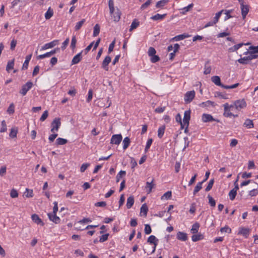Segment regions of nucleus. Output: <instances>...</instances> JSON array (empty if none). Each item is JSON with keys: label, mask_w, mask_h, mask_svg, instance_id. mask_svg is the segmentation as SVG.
I'll return each mask as SVG.
<instances>
[{"label": "nucleus", "mask_w": 258, "mask_h": 258, "mask_svg": "<svg viewBox=\"0 0 258 258\" xmlns=\"http://www.w3.org/2000/svg\"><path fill=\"white\" fill-rule=\"evenodd\" d=\"M212 81L217 86H222V83H221V80L219 76H215L211 78Z\"/></svg>", "instance_id": "b1692460"}, {"label": "nucleus", "mask_w": 258, "mask_h": 258, "mask_svg": "<svg viewBox=\"0 0 258 258\" xmlns=\"http://www.w3.org/2000/svg\"><path fill=\"white\" fill-rule=\"evenodd\" d=\"M148 211V208L146 204L142 205L140 209V216L146 217Z\"/></svg>", "instance_id": "a211bd4d"}, {"label": "nucleus", "mask_w": 258, "mask_h": 258, "mask_svg": "<svg viewBox=\"0 0 258 258\" xmlns=\"http://www.w3.org/2000/svg\"><path fill=\"white\" fill-rule=\"evenodd\" d=\"M189 36L188 34H180V35H177V36L174 37L173 38V39L175 41H179V40H183L185 38H187Z\"/></svg>", "instance_id": "c756f323"}, {"label": "nucleus", "mask_w": 258, "mask_h": 258, "mask_svg": "<svg viewBox=\"0 0 258 258\" xmlns=\"http://www.w3.org/2000/svg\"><path fill=\"white\" fill-rule=\"evenodd\" d=\"M203 182H199L195 186L193 191V195H196L202 188Z\"/></svg>", "instance_id": "c85d7f7f"}, {"label": "nucleus", "mask_w": 258, "mask_h": 258, "mask_svg": "<svg viewBox=\"0 0 258 258\" xmlns=\"http://www.w3.org/2000/svg\"><path fill=\"white\" fill-rule=\"evenodd\" d=\"M108 236H109L108 233H106L104 235H102L100 237L99 241L100 242H103L106 241L108 239Z\"/></svg>", "instance_id": "e2e57ef3"}, {"label": "nucleus", "mask_w": 258, "mask_h": 258, "mask_svg": "<svg viewBox=\"0 0 258 258\" xmlns=\"http://www.w3.org/2000/svg\"><path fill=\"white\" fill-rule=\"evenodd\" d=\"M193 6L194 4H191L189 5L188 6L183 8L182 9V11L181 12V13H182V14H185L186 12H188L193 7Z\"/></svg>", "instance_id": "a18cd8bd"}, {"label": "nucleus", "mask_w": 258, "mask_h": 258, "mask_svg": "<svg viewBox=\"0 0 258 258\" xmlns=\"http://www.w3.org/2000/svg\"><path fill=\"white\" fill-rule=\"evenodd\" d=\"M203 238V236L201 234H194L191 236V239L194 242H196V241H199L200 240H201Z\"/></svg>", "instance_id": "72a5a7b5"}, {"label": "nucleus", "mask_w": 258, "mask_h": 258, "mask_svg": "<svg viewBox=\"0 0 258 258\" xmlns=\"http://www.w3.org/2000/svg\"><path fill=\"white\" fill-rule=\"evenodd\" d=\"M152 230L151 226L149 224H146L145 227V233L146 234H149L151 233Z\"/></svg>", "instance_id": "0e129e2a"}, {"label": "nucleus", "mask_w": 258, "mask_h": 258, "mask_svg": "<svg viewBox=\"0 0 258 258\" xmlns=\"http://www.w3.org/2000/svg\"><path fill=\"white\" fill-rule=\"evenodd\" d=\"M59 48H56L50 51V52H46L45 54H41V55L37 56V59H43L45 57H50L52 55L54 54L56 52L59 51Z\"/></svg>", "instance_id": "39448f33"}, {"label": "nucleus", "mask_w": 258, "mask_h": 258, "mask_svg": "<svg viewBox=\"0 0 258 258\" xmlns=\"http://www.w3.org/2000/svg\"><path fill=\"white\" fill-rule=\"evenodd\" d=\"M61 125L60 118H55L51 123V132L54 133L57 132Z\"/></svg>", "instance_id": "f03ea898"}, {"label": "nucleus", "mask_w": 258, "mask_h": 258, "mask_svg": "<svg viewBox=\"0 0 258 258\" xmlns=\"http://www.w3.org/2000/svg\"><path fill=\"white\" fill-rule=\"evenodd\" d=\"M90 166L89 163H84L82 165L80 168V171L81 172H84L87 169V168Z\"/></svg>", "instance_id": "338daca9"}, {"label": "nucleus", "mask_w": 258, "mask_h": 258, "mask_svg": "<svg viewBox=\"0 0 258 258\" xmlns=\"http://www.w3.org/2000/svg\"><path fill=\"white\" fill-rule=\"evenodd\" d=\"M236 194H237V192L235 191V190H233V189H231L229 193V198L231 200H233L236 196Z\"/></svg>", "instance_id": "3c124183"}, {"label": "nucleus", "mask_w": 258, "mask_h": 258, "mask_svg": "<svg viewBox=\"0 0 258 258\" xmlns=\"http://www.w3.org/2000/svg\"><path fill=\"white\" fill-rule=\"evenodd\" d=\"M241 15L243 19H244L249 12V7L247 5H242L241 7Z\"/></svg>", "instance_id": "4468645a"}, {"label": "nucleus", "mask_w": 258, "mask_h": 258, "mask_svg": "<svg viewBox=\"0 0 258 258\" xmlns=\"http://www.w3.org/2000/svg\"><path fill=\"white\" fill-rule=\"evenodd\" d=\"M15 112V107L13 103H11L9 108L7 109V112L10 114H13Z\"/></svg>", "instance_id": "09e8293b"}, {"label": "nucleus", "mask_w": 258, "mask_h": 258, "mask_svg": "<svg viewBox=\"0 0 258 258\" xmlns=\"http://www.w3.org/2000/svg\"><path fill=\"white\" fill-rule=\"evenodd\" d=\"M111 58L109 56H106L102 63V68L106 71L108 70V65L111 62Z\"/></svg>", "instance_id": "ddd939ff"}, {"label": "nucleus", "mask_w": 258, "mask_h": 258, "mask_svg": "<svg viewBox=\"0 0 258 258\" xmlns=\"http://www.w3.org/2000/svg\"><path fill=\"white\" fill-rule=\"evenodd\" d=\"M85 22V19H83L81 21L77 23L75 27V30L78 31L79 30H80Z\"/></svg>", "instance_id": "ea45409f"}, {"label": "nucleus", "mask_w": 258, "mask_h": 258, "mask_svg": "<svg viewBox=\"0 0 258 258\" xmlns=\"http://www.w3.org/2000/svg\"><path fill=\"white\" fill-rule=\"evenodd\" d=\"M18 131L17 129L12 128L10 133V137L11 138H15L17 136Z\"/></svg>", "instance_id": "603ef678"}, {"label": "nucleus", "mask_w": 258, "mask_h": 258, "mask_svg": "<svg viewBox=\"0 0 258 258\" xmlns=\"http://www.w3.org/2000/svg\"><path fill=\"white\" fill-rule=\"evenodd\" d=\"M134 198L133 196H130L127 199L126 208L129 209L133 206L134 204Z\"/></svg>", "instance_id": "6ab92c4d"}, {"label": "nucleus", "mask_w": 258, "mask_h": 258, "mask_svg": "<svg viewBox=\"0 0 258 258\" xmlns=\"http://www.w3.org/2000/svg\"><path fill=\"white\" fill-rule=\"evenodd\" d=\"M10 196L12 198H15L18 197V191L15 189H12L10 192Z\"/></svg>", "instance_id": "774afa93"}, {"label": "nucleus", "mask_w": 258, "mask_h": 258, "mask_svg": "<svg viewBox=\"0 0 258 258\" xmlns=\"http://www.w3.org/2000/svg\"><path fill=\"white\" fill-rule=\"evenodd\" d=\"M224 12V10H222L219 12L218 13L216 14L215 17L214 18L213 21L217 23L219 20V18L220 17L221 14Z\"/></svg>", "instance_id": "8fccbe9b"}, {"label": "nucleus", "mask_w": 258, "mask_h": 258, "mask_svg": "<svg viewBox=\"0 0 258 258\" xmlns=\"http://www.w3.org/2000/svg\"><path fill=\"white\" fill-rule=\"evenodd\" d=\"M249 229L242 227L240 229L238 234H241L245 237H247L249 234Z\"/></svg>", "instance_id": "412c9836"}, {"label": "nucleus", "mask_w": 258, "mask_h": 258, "mask_svg": "<svg viewBox=\"0 0 258 258\" xmlns=\"http://www.w3.org/2000/svg\"><path fill=\"white\" fill-rule=\"evenodd\" d=\"M243 125L247 128H251L254 127L253 121L250 119H246L243 123Z\"/></svg>", "instance_id": "aec40b11"}, {"label": "nucleus", "mask_w": 258, "mask_h": 258, "mask_svg": "<svg viewBox=\"0 0 258 258\" xmlns=\"http://www.w3.org/2000/svg\"><path fill=\"white\" fill-rule=\"evenodd\" d=\"M248 53L249 54L248 56L250 60L253 59L257 58L258 57V54H256L255 53L252 52V51L250 52L247 51L246 52H244L245 54H247Z\"/></svg>", "instance_id": "2f4dec72"}, {"label": "nucleus", "mask_w": 258, "mask_h": 258, "mask_svg": "<svg viewBox=\"0 0 258 258\" xmlns=\"http://www.w3.org/2000/svg\"><path fill=\"white\" fill-rule=\"evenodd\" d=\"M176 238H177V239L183 241H185L187 239L186 233L180 231L177 232L176 235Z\"/></svg>", "instance_id": "f3484780"}, {"label": "nucleus", "mask_w": 258, "mask_h": 258, "mask_svg": "<svg viewBox=\"0 0 258 258\" xmlns=\"http://www.w3.org/2000/svg\"><path fill=\"white\" fill-rule=\"evenodd\" d=\"M77 42V39L75 36H74L72 37L71 46L70 47L72 48V49H74L76 47V44Z\"/></svg>", "instance_id": "864d4df0"}, {"label": "nucleus", "mask_w": 258, "mask_h": 258, "mask_svg": "<svg viewBox=\"0 0 258 258\" xmlns=\"http://www.w3.org/2000/svg\"><path fill=\"white\" fill-rule=\"evenodd\" d=\"M168 2L167 0H161L158 2L156 5L157 8H163Z\"/></svg>", "instance_id": "4c0bfd02"}, {"label": "nucleus", "mask_w": 258, "mask_h": 258, "mask_svg": "<svg viewBox=\"0 0 258 258\" xmlns=\"http://www.w3.org/2000/svg\"><path fill=\"white\" fill-rule=\"evenodd\" d=\"M166 15H167L166 14H164L163 15L157 14L151 17V19L154 21L161 20H163L166 16Z\"/></svg>", "instance_id": "4be33fe9"}, {"label": "nucleus", "mask_w": 258, "mask_h": 258, "mask_svg": "<svg viewBox=\"0 0 258 258\" xmlns=\"http://www.w3.org/2000/svg\"><path fill=\"white\" fill-rule=\"evenodd\" d=\"M14 66V59H13L11 61H8L7 67H6V70L8 72H10V71L13 69Z\"/></svg>", "instance_id": "a19ab883"}, {"label": "nucleus", "mask_w": 258, "mask_h": 258, "mask_svg": "<svg viewBox=\"0 0 258 258\" xmlns=\"http://www.w3.org/2000/svg\"><path fill=\"white\" fill-rule=\"evenodd\" d=\"M32 86L33 83L32 82H27L25 84L22 86V89L20 91V94L23 96L25 95L27 92L32 88Z\"/></svg>", "instance_id": "7ed1b4c3"}, {"label": "nucleus", "mask_w": 258, "mask_h": 258, "mask_svg": "<svg viewBox=\"0 0 258 258\" xmlns=\"http://www.w3.org/2000/svg\"><path fill=\"white\" fill-rule=\"evenodd\" d=\"M123 150L126 149L129 146L131 141L128 137H125L123 140Z\"/></svg>", "instance_id": "cd10ccee"}, {"label": "nucleus", "mask_w": 258, "mask_h": 258, "mask_svg": "<svg viewBox=\"0 0 258 258\" xmlns=\"http://www.w3.org/2000/svg\"><path fill=\"white\" fill-rule=\"evenodd\" d=\"M100 32V26L99 24H96L93 28V36L96 37L98 35Z\"/></svg>", "instance_id": "f704fd0d"}, {"label": "nucleus", "mask_w": 258, "mask_h": 258, "mask_svg": "<svg viewBox=\"0 0 258 258\" xmlns=\"http://www.w3.org/2000/svg\"><path fill=\"white\" fill-rule=\"evenodd\" d=\"M250 59H249L248 56L243 57L242 58H240L237 60V61L240 64H246L249 63Z\"/></svg>", "instance_id": "393cba45"}, {"label": "nucleus", "mask_w": 258, "mask_h": 258, "mask_svg": "<svg viewBox=\"0 0 258 258\" xmlns=\"http://www.w3.org/2000/svg\"><path fill=\"white\" fill-rule=\"evenodd\" d=\"M200 227V225L198 223H195L191 229V232L193 234H196L198 232Z\"/></svg>", "instance_id": "473e14b6"}, {"label": "nucleus", "mask_w": 258, "mask_h": 258, "mask_svg": "<svg viewBox=\"0 0 258 258\" xmlns=\"http://www.w3.org/2000/svg\"><path fill=\"white\" fill-rule=\"evenodd\" d=\"M7 125L5 120L2 121V127L0 130L1 133H4L7 131Z\"/></svg>", "instance_id": "5fc2aeb1"}, {"label": "nucleus", "mask_w": 258, "mask_h": 258, "mask_svg": "<svg viewBox=\"0 0 258 258\" xmlns=\"http://www.w3.org/2000/svg\"><path fill=\"white\" fill-rule=\"evenodd\" d=\"M156 52V51L155 49L152 47H150L149 48V50L148 51V55L151 57V56L155 55Z\"/></svg>", "instance_id": "6e6d98bb"}, {"label": "nucleus", "mask_w": 258, "mask_h": 258, "mask_svg": "<svg viewBox=\"0 0 258 258\" xmlns=\"http://www.w3.org/2000/svg\"><path fill=\"white\" fill-rule=\"evenodd\" d=\"M151 61L153 63H155L160 60V57L156 55H154L151 56Z\"/></svg>", "instance_id": "052dcab7"}, {"label": "nucleus", "mask_w": 258, "mask_h": 258, "mask_svg": "<svg viewBox=\"0 0 258 258\" xmlns=\"http://www.w3.org/2000/svg\"><path fill=\"white\" fill-rule=\"evenodd\" d=\"M195 96V91H190L187 92L184 95V101L186 103H190L192 101Z\"/></svg>", "instance_id": "20e7f679"}, {"label": "nucleus", "mask_w": 258, "mask_h": 258, "mask_svg": "<svg viewBox=\"0 0 258 258\" xmlns=\"http://www.w3.org/2000/svg\"><path fill=\"white\" fill-rule=\"evenodd\" d=\"M165 130V126L164 125L160 126L158 130V137L160 139H161L163 136L164 134V132Z\"/></svg>", "instance_id": "bb28decb"}, {"label": "nucleus", "mask_w": 258, "mask_h": 258, "mask_svg": "<svg viewBox=\"0 0 258 258\" xmlns=\"http://www.w3.org/2000/svg\"><path fill=\"white\" fill-rule=\"evenodd\" d=\"M190 118V111L186 110L184 113V117L183 119V124L189 125V120Z\"/></svg>", "instance_id": "1a4fd4ad"}, {"label": "nucleus", "mask_w": 258, "mask_h": 258, "mask_svg": "<svg viewBox=\"0 0 258 258\" xmlns=\"http://www.w3.org/2000/svg\"><path fill=\"white\" fill-rule=\"evenodd\" d=\"M25 196L27 198L33 197V190L26 188V191L25 192Z\"/></svg>", "instance_id": "13d9d810"}, {"label": "nucleus", "mask_w": 258, "mask_h": 258, "mask_svg": "<svg viewBox=\"0 0 258 258\" xmlns=\"http://www.w3.org/2000/svg\"><path fill=\"white\" fill-rule=\"evenodd\" d=\"M172 196V192L171 191H168L166 192H165L162 197H161V200H168L171 198Z\"/></svg>", "instance_id": "c03bdc74"}, {"label": "nucleus", "mask_w": 258, "mask_h": 258, "mask_svg": "<svg viewBox=\"0 0 258 258\" xmlns=\"http://www.w3.org/2000/svg\"><path fill=\"white\" fill-rule=\"evenodd\" d=\"M67 140L61 138H57L56 141V143L57 145H63L67 143Z\"/></svg>", "instance_id": "58836bf2"}, {"label": "nucleus", "mask_w": 258, "mask_h": 258, "mask_svg": "<svg viewBox=\"0 0 258 258\" xmlns=\"http://www.w3.org/2000/svg\"><path fill=\"white\" fill-rule=\"evenodd\" d=\"M53 14V10L49 8L45 14V18L46 20L49 19Z\"/></svg>", "instance_id": "e433bc0d"}, {"label": "nucleus", "mask_w": 258, "mask_h": 258, "mask_svg": "<svg viewBox=\"0 0 258 258\" xmlns=\"http://www.w3.org/2000/svg\"><path fill=\"white\" fill-rule=\"evenodd\" d=\"M210 105L212 106H215L214 102L212 101H210V100H208L206 102H202L201 103H200L199 104V106L202 107H208Z\"/></svg>", "instance_id": "a878e982"}, {"label": "nucleus", "mask_w": 258, "mask_h": 258, "mask_svg": "<svg viewBox=\"0 0 258 258\" xmlns=\"http://www.w3.org/2000/svg\"><path fill=\"white\" fill-rule=\"evenodd\" d=\"M234 105L237 110H240L246 107V103L244 99L238 100L235 101Z\"/></svg>", "instance_id": "6e6552de"}, {"label": "nucleus", "mask_w": 258, "mask_h": 258, "mask_svg": "<svg viewBox=\"0 0 258 258\" xmlns=\"http://www.w3.org/2000/svg\"><path fill=\"white\" fill-rule=\"evenodd\" d=\"M48 116V111L47 110H45L43 112V113L42 114V115H41V117L40 118V121H44L47 118Z\"/></svg>", "instance_id": "680f3d73"}, {"label": "nucleus", "mask_w": 258, "mask_h": 258, "mask_svg": "<svg viewBox=\"0 0 258 258\" xmlns=\"http://www.w3.org/2000/svg\"><path fill=\"white\" fill-rule=\"evenodd\" d=\"M31 218L32 221L38 225H40L41 226H43L44 225V222L42 220L39 218L38 215L36 214H34L31 216Z\"/></svg>", "instance_id": "9b49d317"}, {"label": "nucleus", "mask_w": 258, "mask_h": 258, "mask_svg": "<svg viewBox=\"0 0 258 258\" xmlns=\"http://www.w3.org/2000/svg\"><path fill=\"white\" fill-rule=\"evenodd\" d=\"M151 2L152 0H148L146 2H145L141 6V9L144 10L146 9L151 4Z\"/></svg>", "instance_id": "69168bd1"}, {"label": "nucleus", "mask_w": 258, "mask_h": 258, "mask_svg": "<svg viewBox=\"0 0 258 258\" xmlns=\"http://www.w3.org/2000/svg\"><path fill=\"white\" fill-rule=\"evenodd\" d=\"M58 43V40H54L49 43L45 44L42 47L41 50H45L48 48H52L57 45Z\"/></svg>", "instance_id": "2eb2a0df"}, {"label": "nucleus", "mask_w": 258, "mask_h": 258, "mask_svg": "<svg viewBox=\"0 0 258 258\" xmlns=\"http://www.w3.org/2000/svg\"><path fill=\"white\" fill-rule=\"evenodd\" d=\"M153 180H154L153 179L151 182H148V181L146 182V188L149 189V190L148 191V194H149L151 192L152 189L153 188V187L154 186V184L152 183L153 182Z\"/></svg>", "instance_id": "37998d69"}, {"label": "nucleus", "mask_w": 258, "mask_h": 258, "mask_svg": "<svg viewBox=\"0 0 258 258\" xmlns=\"http://www.w3.org/2000/svg\"><path fill=\"white\" fill-rule=\"evenodd\" d=\"M108 7L110 15H113L114 21L116 22L119 21L120 19L121 13L118 9H117V11L114 14V7L113 0H109Z\"/></svg>", "instance_id": "f257e3e1"}, {"label": "nucleus", "mask_w": 258, "mask_h": 258, "mask_svg": "<svg viewBox=\"0 0 258 258\" xmlns=\"http://www.w3.org/2000/svg\"><path fill=\"white\" fill-rule=\"evenodd\" d=\"M122 139V137L120 134L114 135L111 137L110 143L115 145H119Z\"/></svg>", "instance_id": "423d86ee"}, {"label": "nucleus", "mask_w": 258, "mask_h": 258, "mask_svg": "<svg viewBox=\"0 0 258 258\" xmlns=\"http://www.w3.org/2000/svg\"><path fill=\"white\" fill-rule=\"evenodd\" d=\"M248 43L244 44L243 43H240L238 44L235 45L229 48V51L230 52H234L238 50L239 48H240L243 45H248Z\"/></svg>", "instance_id": "5701e85b"}, {"label": "nucleus", "mask_w": 258, "mask_h": 258, "mask_svg": "<svg viewBox=\"0 0 258 258\" xmlns=\"http://www.w3.org/2000/svg\"><path fill=\"white\" fill-rule=\"evenodd\" d=\"M83 52V51H82L80 53L76 54L73 58L72 60V64H75L78 63L82 59V53Z\"/></svg>", "instance_id": "dca6fc26"}, {"label": "nucleus", "mask_w": 258, "mask_h": 258, "mask_svg": "<svg viewBox=\"0 0 258 258\" xmlns=\"http://www.w3.org/2000/svg\"><path fill=\"white\" fill-rule=\"evenodd\" d=\"M153 142V140L152 139H148L147 142V144H146V146L145 147V151L146 152H147L149 149L150 148L152 143Z\"/></svg>", "instance_id": "bf43d9fd"}, {"label": "nucleus", "mask_w": 258, "mask_h": 258, "mask_svg": "<svg viewBox=\"0 0 258 258\" xmlns=\"http://www.w3.org/2000/svg\"><path fill=\"white\" fill-rule=\"evenodd\" d=\"M175 120L176 122H179L181 126V128L182 129L184 127L183 122H182L181 116L179 113H178L175 116Z\"/></svg>", "instance_id": "79ce46f5"}, {"label": "nucleus", "mask_w": 258, "mask_h": 258, "mask_svg": "<svg viewBox=\"0 0 258 258\" xmlns=\"http://www.w3.org/2000/svg\"><path fill=\"white\" fill-rule=\"evenodd\" d=\"M209 200V204L211 207H215L216 205V202L215 200L210 195H208L207 197Z\"/></svg>", "instance_id": "49530a36"}, {"label": "nucleus", "mask_w": 258, "mask_h": 258, "mask_svg": "<svg viewBox=\"0 0 258 258\" xmlns=\"http://www.w3.org/2000/svg\"><path fill=\"white\" fill-rule=\"evenodd\" d=\"M158 239H157L154 235H151L149 237L147 242L151 244H154V247L152 253H154L156 250V246L158 244Z\"/></svg>", "instance_id": "0eeeda50"}, {"label": "nucleus", "mask_w": 258, "mask_h": 258, "mask_svg": "<svg viewBox=\"0 0 258 258\" xmlns=\"http://www.w3.org/2000/svg\"><path fill=\"white\" fill-rule=\"evenodd\" d=\"M47 215L49 220L55 224H58L60 222V218L56 216V214L48 213Z\"/></svg>", "instance_id": "9d476101"}, {"label": "nucleus", "mask_w": 258, "mask_h": 258, "mask_svg": "<svg viewBox=\"0 0 258 258\" xmlns=\"http://www.w3.org/2000/svg\"><path fill=\"white\" fill-rule=\"evenodd\" d=\"M202 120L204 122H207L212 121H216L211 114L204 113L202 115ZM219 122V120H217Z\"/></svg>", "instance_id": "f8f14e48"}, {"label": "nucleus", "mask_w": 258, "mask_h": 258, "mask_svg": "<svg viewBox=\"0 0 258 258\" xmlns=\"http://www.w3.org/2000/svg\"><path fill=\"white\" fill-rule=\"evenodd\" d=\"M140 24V22L137 20L135 19L132 23L130 31H132L133 30L136 29Z\"/></svg>", "instance_id": "7c9ffc66"}, {"label": "nucleus", "mask_w": 258, "mask_h": 258, "mask_svg": "<svg viewBox=\"0 0 258 258\" xmlns=\"http://www.w3.org/2000/svg\"><path fill=\"white\" fill-rule=\"evenodd\" d=\"M126 174V172L125 171L121 170L119 172V173L117 174L116 177V182H118L121 178L123 176H124Z\"/></svg>", "instance_id": "c9c22d12"}, {"label": "nucleus", "mask_w": 258, "mask_h": 258, "mask_svg": "<svg viewBox=\"0 0 258 258\" xmlns=\"http://www.w3.org/2000/svg\"><path fill=\"white\" fill-rule=\"evenodd\" d=\"M208 62H207L205 66V71H204V74L208 75L209 74L211 73V68L210 66H207V63Z\"/></svg>", "instance_id": "4d7b16f0"}, {"label": "nucleus", "mask_w": 258, "mask_h": 258, "mask_svg": "<svg viewBox=\"0 0 258 258\" xmlns=\"http://www.w3.org/2000/svg\"><path fill=\"white\" fill-rule=\"evenodd\" d=\"M214 182V179H211L209 181L207 186L205 188V191H209V190H210L211 189V188H212V186L213 185Z\"/></svg>", "instance_id": "de8ad7c7"}]
</instances>
